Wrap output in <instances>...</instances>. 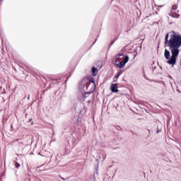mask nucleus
Returning a JSON list of instances; mask_svg holds the SVG:
<instances>
[{
	"label": "nucleus",
	"instance_id": "nucleus-1",
	"mask_svg": "<svg viewBox=\"0 0 181 181\" xmlns=\"http://www.w3.org/2000/svg\"><path fill=\"white\" fill-rule=\"evenodd\" d=\"M169 33H167L165 37V45L169 47L172 56L170 57V52L168 49L164 51V57L167 61L168 64L175 66L177 56H179V47L181 46V36L176 34H173L170 37Z\"/></svg>",
	"mask_w": 181,
	"mask_h": 181
},
{
	"label": "nucleus",
	"instance_id": "nucleus-9",
	"mask_svg": "<svg viewBox=\"0 0 181 181\" xmlns=\"http://www.w3.org/2000/svg\"><path fill=\"white\" fill-rule=\"evenodd\" d=\"M117 80H118V78H113V83H115L116 81H117Z\"/></svg>",
	"mask_w": 181,
	"mask_h": 181
},
{
	"label": "nucleus",
	"instance_id": "nucleus-8",
	"mask_svg": "<svg viewBox=\"0 0 181 181\" xmlns=\"http://www.w3.org/2000/svg\"><path fill=\"white\" fill-rule=\"evenodd\" d=\"M90 83H94V78H91L90 80H89Z\"/></svg>",
	"mask_w": 181,
	"mask_h": 181
},
{
	"label": "nucleus",
	"instance_id": "nucleus-6",
	"mask_svg": "<svg viewBox=\"0 0 181 181\" xmlns=\"http://www.w3.org/2000/svg\"><path fill=\"white\" fill-rule=\"evenodd\" d=\"M15 166L17 169H19V168H21V164H19V163L16 162L15 164Z\"/></svg>",
	"mask_w": 181,
	"mask_h": 181
},
{
	"label": "nucleus",
	"instance_id": "nucleus-10",
	"mask_svg": "<svg viewBox=\"0 0 181 181\" xmlns=\"http://www.w3.org/2000/svg\"><path fill=\"white\" fill-rule=\"evenodd\" d=\"M118 73H120V75L122 74V70L120 69Z\"/></svg>",
	"mask_w": 181,
	"mask_h": 181
},
{
	"label": "nucleus",
	"instance_id": "nucleus-7",
	"mask_svg": "<svg viewBox=\"0 0 181 181\" xmlns=\"http://www.w3.org/2000/svg\"><path fill=\"white\" fill-rule=\"evenodd\" d=\"M121 76V72H117L116 76H115V78H118Z\"/></svg>",
	"mask_w": 181,
	"mask_h": 181
},
{
	"label": "nucleus",
	"instance_id": "nucleus-14",
	"mask_svg": "<svg viewBox=\"0 0 181 181\" xmlns=\"http://www.w3.org/2000/svg\"><path fill=\"white\" fill-rule=\"evenodd\" d=\"M28 100H29V96H28Z\"/></svg>",
	"mask_w": 181,
	"mask_h": 181
},
{
	"label": "nucleus",
	"instance_id": "nucleus-3",
	"mask_svg": "<svg viewBox=\"0 0 181 181\" xmlns=\"http://www.w3.org/2000/svg\"><path fill=\"white\" fill-rule=\"evenodd\" d=\"M110 90L112 91V93H118V84L117 83H112L111 86H110Z\"/></svg>",
	"mask_w": 181,
	"mask_h": 181
},
{
	"label": "nucleus",
	"instance_id": "nucleus-4",
	"mask_svg": "<svg viewBox=\"0 0 181 181\" xmlns=\"http://www.w3.org/2000/svg\"><path fill=\"white\" fill-rule=\"evenodd\" d=\"M177 9V6L176 4H174L173 6H172V12H173V18H179V15L178 14H176L175 13V11H176Z\"/></svg>",
	"mask_w": 181,
	"mask_h": 181
},
{
	"label": "nucleus",
	"instance_id": "nucleus-11",
	"mask_svg": "<svg viewBox=\"0 0 181 181\" xmlns=\"http://www.w3.org/2000/svg\"><path fill=\"white\" fill-rule=\"evenodd\" d=\"M62 180H65L64 177H60Z\"/></svg>",
	"mask_w": 181,
	"mask_h": 181
},
{
	"label": "nucleus",
	"instance_id": "nucleus-2",
	"mask_svg": "<svg viewBox=\"0 0 181 181\" xmlns=\"http://www.w3.org/2000/svg\"><path fill=\"white\" fill-rule=\"evenodd\" d=\"M129 60V57L128 55H126L125 57H124V55L122 54H117L115 56V63H118V62H120L119 64H117V66L119 67V69H122L124 66H125V64Z\"/></svg>",
	"mask_w": 181,
	"mask_h": 181
},
{
	"label": "nucleus",
	"instance_id": "nucleus-13",
	"mask_svg": "<svg viewBox=\"0 0 181 181\" xmlns=\"http://www.w3.org/2000/svg\"><path fill=\"white\" fill-rule=\"evenodd\" d=\"M16 141H19V139H16Z\"/></svg>",
	"mask_w": 181,
	"mask_h": 181
},
{
	"label": "nucleus",
	"instance_id": "nucleus-12",
	"mask_svg": "<svg viewBox=\"0 0 181 181\" xmlns=\"http://www.w3.org/2000/svg\"><path fill=\"white\" fill-rule=\"evenodd\" d=\"M159 8H162V6H158Z\"/></svg>",
	"mask_w": 181,
	"mask_h": 181
},
{
	"label": "nucleus",
	"instance_id": "nucleus-5",
	"mask_svg": "<svg viewBox=\"0 0 181 181\" xmlns=\"http://www.w3.org/2000/svg\"><path fill=\"white\" fill-rule=\"evenodd\" d=\"M97 73H98V71H97V68L93 66L92 68V74H93V77H95V76L97 75Z\"/></svg>",
	"mask_w": 181,
	"mask_h": 181
}]
</instances>
